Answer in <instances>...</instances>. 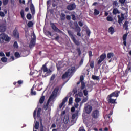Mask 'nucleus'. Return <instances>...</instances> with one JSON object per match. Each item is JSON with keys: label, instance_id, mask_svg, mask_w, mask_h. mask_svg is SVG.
<instances>
[{"label": "nucleus", "instance_id": "obj_1", "mask_svg": "<svg viewBox=\"0 0 131 131\" xmlns=\"http://www.w3.org/2000/svg\"><path fill=\"white\" fill-rule=\"evenodd\" d=\"M120 93V91H116L113 92L112 94H110L107 96L108 103V104H113L115 105L116 104V99H112V97H116L117 98L119 96V94Z\"/></svg>", "mask_w": 131, "mask_h": 131}, {"label": "nucleus", "instance_id": "obj_2", "mask_svg": "<svg viewBox=\"0 0 131 131\" xmlns=\"http://www.w3.org/2000/svg\"><path fill=\"white\" fill-rule=\"evenodd\" d=\"M59 87H56L53 92L52 93L51 95H50V96L49 97V100H52L53 99H54V98L57 97V95H58V92H59ZM49 100L48 101L46 106H45V108H46V110H47V109L48 108V106H49Z\"/></svg>", "mask_w": 131, "mask_h": 131}, {"label": "nucleus", "instance_id": "obj_3", "mask_svg": "<svg viewBox=\"0 0 131 131\" xmlns=\"http://www.w3.org/2000/svg\"><path fill=\"white\" fill-rule=\"evenodd\" d=\"M73 72H75V67H72L69 69L67 72L64 73L62 76V79H66L68 76L71 75Z\"/></svg>", "mask_w": 131, "mask_h": 131}, {"label": "nucleus", "instance_id": "obj_4", "mask_svg": "<svg viewBox=\"0 0 131 131\" xmlns=\"http://www.w3.org/2000/svg\"><path fill=\"white\" fill-rule=\"evenodd\" d=\"M68 33L74 45L78 46H80V42H79L78 40L76 39V38H75V36H74L73 33H72V32H71V31H68Z\"/></svg>", "mask_w": 131, "mask_h": 131}, {"label": "nucleus", "instance_id": "obj_5", "mask_svg": "<svg viewBox=\"0 0 131 131\" xmlns=\"http://www.w3.org/2000/svg\"><path fill=\"white\" fill-rule=\"evenodd\" d=\"M32 36L33 37L31 38L30 44L29 45L30 49L34 47L36 43V36L35 35V34L34 33H33Z\"/></svg>", "mask_w": 131, "mask_h": 131}, {"label": "nucleus", "instance_id": "obj_6", "mask_svg": "<svg viewBox=\"0 0 131 131\" xmlns=\"http://www.w3.org/2000/svg\"><path fill=\"white\" fill-rule=\"evenodd\" d=\"M41 70H43L45 74V76H49V75H51L52 74V70L51 69H48L47 67V63H45L42 66Z\"/></svg>", "mask_w": 131, "mask_h": 131}, {"label": "nucleus", "instance_id": "obj_7", "mask_svg": "<svg viewBox=\"0 0 131 131\" xmlns=\"http://www.w3.org/2000/svg\"><path fill=\"white\" fill-rule=\"evenodd\" d=\"M13 36L16 38V39H19L20 38V34L19 33V31H18V29L15 28L12 32Z\"/></svg>", "mask_w": 131, "mask_h": 131}, {"label": "nucleus", "instance_id": "obj_8", "mask_svg": "<svg viewBox=\"0 0 131 131\" xmlns=\"http://www.w3.org/2000/svg\"><path fill=\"white\" fill-rule=\"evenodd\" d=\"M92 116L94 119H97V118H99V116H100V111L98 110L93 111L92 114Z\"/></svg>", "mask_w": 131, "mask_h": 131}, {"label": "nucleus", "instance_id": "obj_9", "mask_svg": "<svg viewBox=\"0 0 131 131\" xmlns=\"http://www.w3.org/2000/svg\"><path fill=\"white\" fill-rule=\"evenodd\" d=\"M124 14L121 13V15H117L118 18V23L119 24H122V22H123V20L125 19V17H124Z\"/></svg>", "mask_w": 131, "mask_h": 131}, {"label": "nucleus", "instance_id": "obj_10", "mask_svg": "<svg viewBox=\"0 0 131 131\" xmlns=\"http://www.w3.org/2000/svg\"><path fill=\"white\" fill-rule=\"evenodd\" d=\"M107 58V55H106L105 53H103L100 56V58L98 61V64L100 65L104 60H105Z\"/></svg>", "mask_w": 131, "mask_h": 131}, {"label": "nucleus", "instance_id": "obj_11", "mask_svg": "<svg viewBox=\"0 0 131 131\" xmlns=\"http://www.w3.org/2000/svg\"><path fill=\"white\" fill-rule=\"evenodd\" d=\"M75 8H76V5H75V3L70 4L67 6V9L69 11H72L74 10Z\"/></svg>", "mask_w": 131, "mask_h": 131}, {"label": "nucleus", "instance_id": "obj_12", "mask_svg": "<svg viewBox=\"0 0 131 131\" xmlns=\"http://www.w3.org/2000/svg\"><path fill=\"white\" fill-rule=\"evenodd\" d=\"M85 112L87 114H90L91 112H92V110H93V107L90 105H88L84 107Z\"/></svg>", "mask_w": 131, "mask_h": 131}, {"label": "nucleus", "instance_id": "obj_13", "mask_svg": "<svg viewBox=\"0 0 131 131\" xmlns=\"http://www.w3.org/2000/svg\"><path fill=\"white\" fill-rule=\"evenodd\" d=\"M50 26L51 27V28H52V29H53V30L54 31H55L56 32H59V31H60V29H59L57 27V26H56V25H55L54 23H50Z\"/></svg>", "mask_w": 131, "mask_h": 131}, {"label": "nucleus", "instance_id": "obj_14", "mask_svg": "<svg viewBox=\"0 0 131 131\" xmlns=\"http://www.w3.org/2000/svg\"><path fill=\"white\" fill-rule=\"evenodd\" d=\"M6 36H7V34L5 33H2L0 34V42H1V43H3V42L5 41Z\"/></svg>", "mask_w": 131, "mask_h": 131}, {"label": "nucleus", "instance_id": "obj_15", "mask_svg": "<svg viewBox=\"0 0 131 131\" xmlns=\"http://www.w3.org/2000/svg\"><path fill=\"white\" fill-rule=\"evenodd\" d=\"M30 11L31 13H32V15H35V8L34 7V5L33 4H31L30 5Z\"/></svg>", "mask_w": 131, "mask_h": 131}, {"label": "nucleus", "instance_id": "obj_16", "mask_svg": "<svg viewBox=\"0 0 131 131\" xmlns=\"http://www.w3.org/2000/svg\"><path fill=\"white\" fill-rule=\"evenodd\" d=\"M127 35H128V33L126 32L125 34L123 35V40L124 46H126V38H127Z\"/></svg>", "mask_w": 131, "mask_h": 131}, {"label": "nucleus", "instance_id": "obj_17", "mask_svg": "<svg viewBox=\"0 0 131 131\" xmlns=\"http://www.w3.org/2000/svg\"><path fill=\"white\" fill-rule=\"evenodd\" d=\"M7 29V27L4 24L0 25V32H5Z\"/></svg>", "mask_w": 131, "mask_h": 131}, {"label": "nucleus", "instance_id": "obj_18", "mask_svg": "<svg viewBox=\"0 0 131 131\" xmlns=\"http://www.w3.org/2000/svg\"><path fill=\"white\" fill-rule=\"evenodd\" d=\"M68 100V97H66L62 100V102L61 103V104H60L59 105V107L60 108H62V107H63V106H64V105H65V103H66V102H67V100Z\"/></svg>", "mask_w": 131, "mask_h": 131}, {"label": "nucleus", "instance_id": "obj_19", "mask_svg": "<svg viewBox=\"0 0 131 131\" xmlns=\"http://www.w3.org/2000/svg\"><path fill=\"white\" fill-rule=\"evenodd\" d=\"M112 14H113V15H117V14H120V11H119L118 10V9H117V8H115L113 10Z\"/></svg>", "mask_w": 131, "mask_h": 131}, {"label": "nucleus", "instance_id": "obj_20", "mask_svg": "<svg viewBox=\"0 0 131 131\" xmlns=\"http://www.w3.org/2000/svg\"><path fill=\"white\" fill-rule=\"evenodd\" d=\"M129 23H128V21L126 20L123 25V27L124 28L125 30H128V24Z\"/></svg>", "mask_w": 131, "mask_h": 131}, {"label": "nucleus", "instance_id": "obj_21", "mask_svg": "<svg viewBox=\"0 0 131 131\" xmlns=\"http://www.w3.org/2000/svg\"><path fill=\"white\" fill-rule=\"evenodd\" d=\"M66 20V15L64 13H61L60 14V20L63 21Z\"/></svg>", "mask_w": 131, "mask_h": 131}, {"label": "nucleus", "instance_id": "obj_22", "mask_svg": "<svg viewBox=\"0 0 131 131\" xmlns=\"http://www.w3.org/2000/svg\"><path fill=\"white\" fill-rule=\"evenodd\" d=\"M51 3H52V6L54 8L58 6V3H57V1H56V0H52Z\"/></svg>", "mask_w": 131, "mask_h": 131}, {"label": "nucleus", "instance_id": "obj_23", "mask_svg": "<svg viewBox=\"0 0 131 131\" xmlns=\"http://www.w3.org/2000/svg\"><path fill=\"white\" fill-rule=\"evenodd\" d=\"M108 32H110L111 34L114 33V28H113V27H110L108 28Z\"/></svg>", "mask_w": 131, "mask_h": 131}, {"label": "nucleus", "instance_id": "obj_24", "mask_svg": "<svg viewBox=\"0 0 131 131\" xmlns=\"http://www.w3.org/2000/svg\"><path fill=\"white\" fill-rule=\"evenodd\" d=\"M34 127L35 129H38V128H39V122L36 121L35 122V125L34 126Z\"/></svg>", "mask_w": 131, "mask_h": 131}, {"label": "nucleus", "instance_id": "obj_25", "mask_svg": "<svg viewBox=\"0 0 131 131\" xmlns=\"http://www.w3.org/2000/svg\"><path fill=\"white\" fill-rule=\"evenodd\" d=\"M34 91V87H32L31 89V95L32 96H35L36 95V92Z\"/></svg>", "mask_w": 131, "mask_h": 131}, {"label": "nucleus", "instance_id": "obj_26", "mask_svg": "<svg viewBox=\"0 0 131 131\" xmlns=\"http://www.w3.org/2000/svg\"><path fill=\"white\" fill-rule=\"evenodd\" d=\"M92 79H93V80H97L98 81V80H99L100 77L93 75L92 76Z\"/></svg>", "mask_w": 131, "mask_h": 131}, {"label": "nucleus", "instance_id": "obj_27", "mask_svg": "<svg viewBox=\"0 0 131 131\" xmlns=\"http://www.w3.org/2000/svg\"><path fill=\"white\" fill-rule=\"evenodd\" d=\"M111 57H114V53L113 52L108 53L107 54V59H111Z\"/></svg>", "mask_w": 131, "mask_h": 131}, {"label": "nucleus", "instance_id": "obj_28", "mask_svg": "<svg viewBox=\"0 0 131 131\" xmlns=\"http://www.w3.org/2000/svg\"><path fill=\"white\" fill-rule=\"evenodd\" d=\"M28 27H29L30 28L33 27V22L32 21H30L27 24Z\"/></svg>", "mask_w": 131, "mask_h": 131}, {"label": "nucleus", "instance_id": "obj_29", "mask_svg": "<svg viewBox=\"0 0 131 131\" xmlns=\"http://www.w3.org/2000/svg\"><path fill=\"white\" fill-rule=\"evenodd\" d=\"M45 102V96H42L39 99L40 104H43Z\"/></svg>", "mask_w": 131, "mask_h": 131}, {"label": "nucleus", "instance_id": "obj_30", "mask_svg": "<svg viewBox=\"0 0 131 131\" xmlns=\"http://www.w3.org/2000/svg\"><path fill=\"white\" fill-rule=\"evenodd\" d=\"M41 112V108H39L37 111V117H40V113Z\"/></svg>", "mask_w": 131, "mask_h": 131}, {"label": "nucleus", "instance_id": "obj_31", "mask_svg": "<svg viewBox=\"0 0 131 131\" xmlns=\"http://www.w3.org/2000/svg\"><path fill=\"white\" fill-rule=\"evenodd\" d=\"M100 14V11L99 10H98V9H94V15L95 16H98V15H99Z\"/></svg>", "mask_w": 131, "mask_h": 131}, {"label": "nucleus", "instance_id": "obj_32", "mask_svg": "<svg viewBox=\"0 0 131 131\" xmlns=\"http://www.w3.org/2000/svg\"><path fill=\"white\" fill-rule=\"evenodd\" d=\"M89 65H90L91 68H92V69H93L95 66V62H94V61H91L89 63Z\"/></svg>", "mask_w": 131, "mask_h": 131}, {"label": "nucleus", "instance_id": "obj_33", "mask_svg": "<svg viewBox=\"0 0 131 131\" xmlns=\"http://www.w3.org/2000/svg\"><path fill=\"white\" fill-rule=\"evenodd\" d=\"M20 15L22 19L24 20V19H25V15L24 14V11H23V10H21Z\"/></svg>", "mask_w": 131, "mask_h": 131}, {"label": "nucleus", "instance_id": "obj_34", "mask_svg": "<svg viewBox=\"0 0 131 131\" xmlns=\"http://www.w3.org/2000/svg\"><path fill=\"white\" fill-rule=\"evenodd\" d=\"M39 121L40 124V129H43V125H42V119L40 118Z\"/></svg>", "mask_w": 131, "mask_h": 131}, {"label": "nucleus", "instance_id": "obj_35", "mask_svg": "<svg viewBox=\"0 0 131 131\" xmlns=\"http://www.w3.org/2000/svg\"><path fill=\"white\" fill-rule=\"evenodd\" d=\"M32 18V15H31V14L28 13L27 14V19H28V20H31Z\"/></svg>", "mask_w": 131, "mask_h": 131}, {"label": "nucleus", "instance_id": "obj_36", "mask_svg": "<svg viewBox=\"0 0 131 131\" xmlns=\"http://www.w3.org/2000/svg\"><path fill=\"white\" fill-rule=\"evenodd\" d=\"M74 29L76 32H79L81 31V29H80V27H79V26L75 28Z\"/></svg>", "mask_w": 131, "mask_h": 131}, {"label": "nucleus", "instance_id": "obj_37", "mask_svg": "<svg viewBox=\"0 0 131 131\" xmlns=\"http://www.w3.org/2000/svg\"><path fill=\"white\" fill-rule=\"evenodd\" d=\"M13 47L15 49H18L19 48V46L18 45V43L17 41H15L13 44Z\"/></svg>", "mask_w": 131, "mask_h": 131}, {"label": "nucleus", "instance_id": "obj_38", "mask_svg": "<svg viewBox=\"0 0 131 131\" xmlns=\"http://www.w3.org/2000/svg\"><path fill=\"white\" fill-rule=\"evenodd\" d=\"M86 33L89 37L91 36V30L90 29H88L86 30Z\"/></svg>", "mask_w": 131, "mask_h": 131}, {"label": "nucleus", "instance_id": "obj_39", "mask_svg": "<svg viewBox=\"0 0 131 131\" xmlns=\"http://www.w3.org/2000/svg\"><path fill=\"white\" fill-rule=\"evenodd\" d=\"M106 20H107V21H108L109 22H112V21H113V18H112V17H111V16H108L106 18Z\"/></svg>", "mask_w": 131, "mask_h": 131}, {"label": "nucleus", "instance_id": "obj_40", "mask_svg": "<svg viewBox=\"0 0 131 131\" xmlns=\"http://www.w3.org/2000/svg\"><path fill=\"white\" fill-rule=\"evenodd\" d=\"M3 6H7L9 4V0H3Z\"/></svg>", "mask_w": 131, "mask_h": 131}, {"label": "nucleus", "instance_id": "obj_41", "mask_svg": "<svg viewBox=\"0 0 131 131\" xmlns=\"http://www.w3.org/2000/svg\"><path fill=\"white\" fill-rule=\"evenodd\" d=\"M15 58H20V53L18 52H16L14 54Z\"/></svg>", "mask_w": 131, "mask_h": 131}, {"label": "nucleus", "instance_id": "obj_42", "mask_svg": "<svg viewBox=\"0 0 131 131\" xmlns=\"http://www.w3.org/2000/svg\"><path fill=\"white\" fill-rule=\"evenodd\" d=\"M71 16L72 17V20L73 21H76V16L74 14H71Z\"/></svg>", "mask_w": 131, "mask_h": 131}, {"label": "nucleus", "instance_id": "obj_43", "mask_svg": "<svg viewBox=\"0 0 131 131\" xmlns=\"http://www.w3.org/2000/svg\"><path fill=\"white\" fill-rule=\"evenodd\" d=\"M77 115H78V113L73 114L72 116V119H75V118H76V116H77Z\"/></svg>", "mask_w": 131, "mask_h": 131}, {"label": "nucleus", "instance_id": "obj_44", "mask_svg": "<svg viewBox=\"0 0 131 131\" xmlns=\"http://www.w3.org/2000/svg\"><path fill=\"white\" fill-rule=\"evenodd\" d=\"M76 51L78 53V56H80L81 55V50H80V48H78L76 49Z\"/></svg>", "mask_w": 131, "mask_h": 131}, {"label": "nucleus", "instance_id": "obj_45", "mask_svg": "<svg viewBox=\"0 0 131 131\" xmlns=\"http://www.w3.org/2000/svg\"><path fill=\"white\" fill-rule=\"evenodd\" d=\"M113 6H115V7H117V6H118V2H117V1H113Z\"/></svg>", "mask_w": 131, "mask_h": 131}, {"label": "nucleus", "instance_id": "obj_46", "mask_svg": "<svg viewBox=\"0 0 131 131\" xmlns=\"http://www.w3.org/2000/svg\"><path fill=\"white\" fill-rule=\"evenodd\" d=\"M7 60L8 59H7V58H6L5 57H2L1 58V61H2V62H3V63H6V62H7Z\"/></svg>", "mask_w": 131, "mask_h": 131}, {"label": "nucleus", "instance_id": "obj_47", "mask_svg": "<svg viewBox=\"0 0 131 131\" xmlns=\"http://www.w3.org/2000/svg\"><path fill=\"white\" fill-rule=\"evenodd\" d=\"M83 93L84 95V96H88V95H89V91H88V90L86 89H85L83 90Z\"/></svg>", "mask_w": 131, "mask_h": 131}, {"label": "nucleus", "instance_id": "obj_48", "mask_svg": "<svg viewBox=\"0 0 131 131\" xmlns=\"http://www.w3.org/2000/svg\"><path fill=\"white\" fill-rule=\"evenodd\" d=\"M10 40H11V37L8 36V35H7V36H6L5 37V41H10Z\"/></svg>", "mask_w": 131, "mask_h": 131}, {"label": "nucleus", "instance_id": "obj_49", "mask_svg": "<svg viewBox=\"0 0 131 131\" xmlns=\"http://www.w3.org/2000/svg\"><path fill=\"white\" fill-rule=\"evenodd\" d=\"M88 101V97L84 98L81 102V104H83V103H85Z\"/></svg>", "mask_w": 131, "mask_h": 131}, {"label": "nucleus", "instance_id": "obj_50", "mask_svg": "<svg viewBox=\"0 0 131 131\" xmlns=\"http://www.w3.org/2000/svg\"><path fill=\"white\" fill-rule=\"evenodd\" d=\"M66 19L68 20V21H70L71 20V15H68L66 16Z\"/></svg>", "mask_w": 131, "mask_h": 131}, {"label": "nucleus", "instance_id": "obj_51", "mask_svg": "<svg viewBox=\"0 0 131 131\" xmlns=\"http://www.w3.org/2000/svg\"><path fill=\"white\" fill-rule=\"evenodd\" d=\"M76 103H79L81 101V99L80 98H76L75 100Z\"/></svg>", "mask_w": 131, "mask_h": 131}, {"label": "nucleus", "instance_id": "obj_52", "mask_svg": "<svg viewBox=\"0 0 131 131\" xmlns=\"http://www.w3.org/2000/svg\"><path fill=\"white\" fill-rule=\"evenodd\" d=\"M55 78H56V75H52L50 78V80L51 81L55 80Z\"/></svg>", "mask_w": 131, "mask_h": 131}, {"label": "nucleus", "instance_id": "obj_53", "mask_svg": "<svg viewBox=\"0 0 131 131\" xmlns=\"http://www.w3.org/2000/svg\"><path fill=\"white\" fill-rule=\"evenodd\" d=\"M85 88V83L84 82H81V89L83 90Z\"/></svg>", "mask_w": 131, "mask_h": 131}, {"label": "nucleus", "instance_id": "obj_54", "mask_svg": "<svg viewBox=\"0 0 131 131\" xmlns=\"http://www.w3.org/2000/svg\"><path fill=\"white\" fill-rule=\"evenodd\" d=\"M72 102H73V99H72V97H71L69 100V104H70V105H71V104H72Z\"/></svg>", "mask_w": 131, "mask_h": 131}, {"label": "nucleus", "instance_id": "obj_55", "mask_svg": "<svg viewBox=\"0 0 131 131\" xmlns=\"http://www.w3.org/2000/svg\"><path fill=\"white\" fill-rule=\"evenodd\" d=\"M51 5V0H48L47 1V6L49 7Z\"/></svg>", "mask_w": 131, "mask_h": 131}, {"label": "nucleus", "instance_id": "obj_56", "mask_svg": "<svg viewBox=\"0 0 131 131\" xmlns=\"http://www.w3.org/2000/svg\"><path fill=\"white\" fill-rule=\"evenodd\" d=\"M36 116V110H35L33 113V117L34 119H36L35 117Z\"/></svg>", "mask_w": 131, "mask_h": 131}, {"label": "nucleus", "instance_id": "obj_57", "mask_svg": "<svg viewBox=\"0 0 131 131\" xmlns=\"http://www.w3.org/2000/svg\"><path fill=\"white\" fill-rule=\"evenodd\" d=\"M17 83H18V84H19V85H21V84H23V81H22V80H18V81H17Z\"/></svg>", "mask_w": 131, "mask_h": 131}, {"label": "nucleus", "instance_id": "obj_58", "mask_svg": "<svg viewBox=\"0 0 131 131\" xmlns=\"http://www.w3.org/2000/svg\"><path fill=\"white\" fill-rule=\"evenodd\" d=\"M0 16L1 17H5V13L0 11Z\"/></svg>", "mask_w": 131, "mask_h": 131}, {"label": "nucleus", "instance_id": "obj_59", "mask_svg": "<svg viewBox=\"0 0 131 131\" xmlns=\"http://www.w3.org/2000/svg\"><path fill=\"white\" fill-rule=\"evenodd\" d=\"M83 64V58H82L79 62L80 66H81Z\"/></svg>", "mask_w": 131, "mask_h": 131}, {"label": "nucleus", "instance_id": "obj_60", "mask_svg": "<svg viewBox=\"0 0 131 131\" xmlns=\"http://www.w3.org/2000/svg\"><path fill=\"white\" fill-rule=\"evenodd\" d=\"M89 57H92L93 56V52L91 51H89L88 52Z\"/></svg>", "mask_w": 131, "mask_h": 131}, {"label": "nucleus", "instance_id": "obj_61", "mask_svg": "<svg viewBox=\"0 0 131 131\" xmlns=\"http://www.w3.org/2000/svg\"><path fill=\"white\" fill-rule=\"evenodd\" d=\"M74 26H75V28L78 27V24L77 22H74Z\"/></svg>", "mask_w": 131, "mask_h": 131}, {"label": "nucleus", "instance_id": "obj_62", "mask_svg": "<svg viewBox=\"0 0 131 131\" xmlns=\"http://www.w3.org/2000/svg\"><path fill=\"white\" fill-rule=\"evenodd\" d=\"M71 111V112H74V111H75V107L74 106L72 107Z\"/></svg>", "mask_w": 131, "mask_h": 131}, {"label": "nucleus", "instance_id": "obj_63", "mask_svg": "<svg viewBox=\"0 0 131 131\" xmlns=\"http://www.w3.org/2000/svg\"><path fill=\"white\" fill-rule=\"evenodd\" d=\"M120 4H124L125 3V0H119Z\"/></svg>", "mask_w": 131, "mask_h": 131}, {"label": "nucleus", "instance_id": "obj_64", "mask_svg": "<svg viewBox=\"0 0 131 131\" xmlns=\"http://www.w3.org/2000/svg\"><path fill=\"white\" fill-rule=\"evenodd\" d=\"M127 68L128 69V70H131V63H129Z\"/></svg>", "mask_w": 131, "mask_h": 131}]
</instances>
